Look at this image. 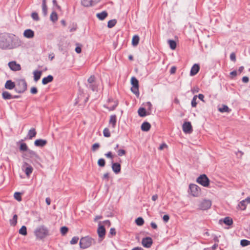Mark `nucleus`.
Here are the masks:
<instances>
[{
  "label": "nucleus",
  "mask_w": 250,
  "mask_h": 250,
  "mask_svg": "<svg viewBox=\"0 0 250 250\" xmlns=\"http://www.w3.org/2000/svg\"><path fill=\"white\" fill-rule=\"evenodd\" d=\"M78 240H79V237H77V236H74L72 238L71 240L70 241V244L71 245L75 244L77 243Z\"/></svg>",
  "instance_id": "nucleus-52"
},
{
  "label": "nucleus",
  "mask_w": 250,
  "mask_h": 250,
  "mask_svg": "<svg viewBox=\"0 0 250 250\" xmlns=\"http://www.w3.org/2000/svg\"><path fill=\"white\" fill-rule=\"evenodd\" d=\"M42 10L43 15L44 16H46L47 13V7L46 4V0H42Z\"/></svg>",
  "instance_id": "nucleus-32"
},
{
  "label": "nucleus",
  "mask_w": 250,
  "mask_h": 250,
  "mask_svg": "<svg viewBox=\"0 0 250 250\" xmlns=\"http://www.w3.org/2000/svg\"><path fill=\"white\" fill-rule=\"evenodd\" d=\"M200 70V66L198 64H194L192 67H191V69L190 70V75L191 76L195 75Z\"/></svg>",
  "instance_id": "nucleus-15"
},
{
  "label": "nucleus",
  "mask_w": 250,
  "mask_h": 250,
  "mask_svg": "<svg viewBox=\"0 0 250 250\" xmlns=\"http://www.w3.org/2000/svg\"><path fill=\"white\" fill-rule=\"evenodd\" d=\"M52 2L54 6H56L57 9L61 10V6L57 4L56 0H53Z\"/></svg>",
  "instance_id": "nucleus-57"
},
{
  "label": "nucleus",
  "mask_w": 250,
  "mask_h": 250,
  "mask_svg": "<svg viewBox=\"0 0 250 250\" xmlns=\"http://www.w3.org/2000/svg\"><path fill=\"white\" fill-rule=\"evenodd\" d=\"M28 154L31 158H38L39 156L38 154L33 150L28 149L27 151Z\"/></svg>",
  "instance_id": "nucleus-33"
},
{
  "label": "nucleus",
  "mask_w": 250,
  "mask_h": 250,
  "mask_svg": "<svg viewBox=\"0 0 250 250\" xmlns=\"http://www.w3.org/2000/svg\"><path fill=\"white\" fill-rule=\"evenodd\" d=\"M105 156L107 158H110V159H111L112 160H113V156L112 155V153H111V151H109L107 153H105Z\"/></svg>",
  "instance_id": "nucleus-56"
},
{
  "label": "nucleus",
  "mask_w": 250,
  "mask_h": 250,
  "mask_svg": "<svg viewBox=\"0 0 250 250\" xmlns=\"http://www.w3.org/2000/svg\"><path fill=\"white\" fill-rule=\"evenodd\" d=\"M47 141L45 140L38 139L34 142V145L37 146L42 147L46 145Z\"/></svg>",
  "instance_id": "nucleus-20"
},
{
  "label": "nucleus",
  "mask_w": 250,
  "mask_h": 250,
  "mask_svg": "<svg viewBox=\"0 0 250 250\" xmlns=\"http://www.w3.org/2000/svg\"><path fill=\"white\" fill-rule=\"evenodd\" d=\"M138 113L141 117H144L146 116L147 115L150 114L149 112L147 113L146 109L144 107H140L138 110Z\"/></svg>",
  "instance_id": "nucleus-21"
},
{
  "label": "nucleus",
  "mask_w": 250,
  "mask_h": 250,
  "mask_svg": "<svg viewBox=\"0 0 250 250\" xmlns=\"http://www.w3.org/2000/svg\"><path fill=\"white\" fill-rule=\"evenodd\" d=\"M17 219H18L17 215L15 214L13 216V218L10 220L11 225H12L14 226H15L17 223Z\"/></svg>",
  "instance_id": "nucleus-42"
},
{
  "label": "nucleus",
  "mask_w": 250,
  "mask_h": 250,
  "mask_svg": "<svg viewBox=\"0 0 250 250\" xmlns=\"http://www.w3.org/2000/svg\"><path fill=\"white\" fill-rule=\"evenodd\" d=\"M42 72L41 71H35L33 72L34 81L37 82L41 78Z\"/></svg>",
  "instance_id": "nucleus-27"
},
{
  "label": "nucleus",
  "mask_w": 250,
  "mask_h": 250,
  "mask_svg": "<svg viewBox=\"0 0 250 250\" xmlns=\"http://www.w3.org/2000/svg\"><path fill=\"white\" fill-rule=\"evenodd\" d=\"M109 178V176L108 173H106L104 174L103 177V180L105 179V180H106V181H108Z\"/></svg>",
  "instance_id": "nucleus-59"
},
{
  "label": "nucleus",
  "mask_w": 250,
  "mask_h": 250,
  "mask_svg": "<svg viewBox=\"0 0 250 250\" xmlns=\"http://www.w3.org/2000/svg\"><path fill=\"white\" fill-rule=\"evenodd\" d=\"M108 13L106 11H104L96 14L97 17L101 21L104 20L107 16Z\"/></svg>",
  "instance_id": "nucleus-22"
},
{
  "label": "nucleus",
  "mask_w": 250,
  "mask_h": 250,
  "mask_svg": "<svg viewBox=\"0 0 250 250\" xmlns=\"http://www.w3.org/2000/svg\"><path fill=\"white\" fill-rule=\"evenodd\" d=\"M197 98V95H195L193 97V98H192L191 104L192 107H195L197 105V103L196 102Z\"/></svg>",
  "instance_id": "nucleus-47"
},
{
  "label": "nucleus",
  "mask_w": 250,
  "mask_h": 250,
  "mask_svg": "<svg viewBox=\"0 0 250 250\" xmlns=\"http://www.w3.org/2000/svg\"><path fill=\"white\" fill-rule=\"evenodd\" d=\"M37 134V132L36 131L35 128H31L28 132V134L27 135L26 137L25 138V139H32L33 137H35Z\"/></svg>",
  "instance_id": "nucleus-16"
},
{
  "label": "nucleus",
  "mask_w": 250,
  "mask_h": 250,
  "mask_svg": "<svg viewBox=\"0 0 250 250\" xmlns=\"http://www.w3.org/2000/svg\"><path fill=\"white\" fill-rule=\"evenodd\" d=\"M68 229L66 227H62L61 228V232L62 235H64L68 232Z\"/></svg>",
  "instance_id": "nucleus-48"
},
{
  "label": "nucleus",
  "mask_w": 250,
  "mask_h": 250,
  "mask_svg": "<svg viewBox=\"0 0 250 250\" xmlns=\"http://www.w3.org/2000/svg\"><path fill=\"white\" fill-rule=\"evenodd\" d=\"M112 170L116 173L118 174L120 172L121 166L118 163H113L112 162Z\"/></svg>",
  "instance_id": "nucleus-13"
},
{
  "label": "nucleus",
  "mask_w": 250,
  "mask_h": 250,
  "mask_svg": "<svg viewBox=\"0 0 250 250\" xmlns=\"http://www.w3.org/2000/svg\"><path fill=\"white\" fill-rule=\"evenodd\" d=\"M164 222H167L169 219V216L168 215H165L163 217Z\"/></svg>",
  "instance_id": "nucleus-61"
},
{
  "label": "nucleus",
  "mask_w": 250,
  "mask_h": 250,
  "mask_svg": "<svg viewBox=\"0 0 250 250\" xmlns=\"http://www.w3.org/2000/svg\"><path fill=\"white\" fill-rule=\"evenodd\" d=\"M131 83L132 86H139V81L134 77H133L131 79Z\"/></svg>",
  "instance_id": "nucleus-41"
},
{
  "label": "nucleus",
  "mask_w": 250,
  "mask_h": 250,
  "mask_svg": "<svg viewBox=\"0 0 250 250\" xmlns=\"http://www.w3.org/2000/svg\"><path fill=\"white\" fill-rule=\"evenodd\" d=\"M211 206V202L210 200H205L200 204L199 208L202 210H207L210 208Z\"/></svg>",
  "instance_id": "nucleus-10"
},
{
  "label": "nucleus",
  "mask_w": 250,
  "mask_h": 250,
  "mask_svg": "<svg viewBox=\"0 0 250 250\" xmlns=\"http://www.w3.org/2000/svg\"><path fill=\"white\" fill-rule=\"evenodd\" d=\"M31 17L32 19L36 21H38L40 19L38 13L35 12L32 13Z\"/></svg>",
  "instance_id": "nucleus-49"
},
{
  "label": "nucleus",
  "mask_w": 250,
  "mask_h": 250,
  "mask_svg": "<svg viewBox=\"0 0 250 250\" xmlns=\"http://www.w3.org/2000/svg\"><path fill=\"white\" fill-rule=\"evenodd\" d=\"M131 90L137 97L139 96V86H132Z\"/></svg>",
  "instance_id": "nucleus-39"
},
{
  "label": "nucleus",
  "mask_w": 250,
  "mask_h": 250,
  "mask_svg": "<svg viewBox=\"0 0 250 250\" xmlns=\"http://www.w3.org/2000/svg\"><path fill=\"white\" fill-rule=\"evenodd\" d=\"M230 60L235 62L236 61V56L234 53H231L230 55Z\"/></svg>",
  "instance_id": "nucleus-55"
},
{
  "label": "nucleus",
  "mask_w": 250,
  "mask_h": 250,
  "mask_svg": "<svg viewBox=\"0 0 250 250\" xmlns=\"http://www.w3.org/2000/svg\"><path fill=\"white\" fill-rule=\"evenodd\" d=\"M247 207L246 201V200H243L239 202L237 207V209H240L241 210H244L246 209Z\"/></svg>",
  "instance_id": "nucleus-23"
},
{
  "label": "nucleus",
  "mask_w": 250,
  "mask_h": 250,
  "mask_svg": "<svg viewBox=\"0 0 250 250\" xmlns=\"http://www.w3.org/2000/svg\"><path fill=\"white\" fill-rule=\"evenodd\" d=\"M104 136L105 137H109L110 136V132L108 128H105L103 131Z\"/></svg>",
  "instance_id": "nucleus-46"
},
{
  "label": "nucleus",
  "mask_w": 250,
  "mask_h": 250,
  "mask_svg": "<svg viewBox=\"0 0 250 250\" xmlns=\"http://www.w3.org/2000/svg\"><path fill=\"white\" fill-rule=\"evenodd\" d=\"M153 243L152 239L150 237H146L143 238L142 240V245L147 248H150Z\"/></svg>",
  "instance_id": "nucleus-9"
},
{
  "label": "nucleus",
  "mask_w": 250,
  "mask_h": 250,
  "mask_svg": "<svg viewBox=\"0 0 250 250\" xmlns=\"http://www.w3.org/2000/svg\"><path fill=\"white\" fill-rule=\"evenodd\" d=\"M110 234H111L112 236L115 235L116 233V230L114 228H111L110 229Z\"/></svg>",
  "instance_id": "nucleus-60"
},
{
  "label": "nucleus",
  "mask_w": 250,
  "mask_h": 250,
  "mask_svg": "<svg viewBox=\"0 0 250 250\" xmlns=\"http://www.w3.org/2000/svg\"><path fill=\"white\" fill-rule=\"evenodd\" d=\"M242 82L244 83H247L249 82V78L247 76H244L243 77Z\"/></svg>",
  "instance_id": "nucleus-63"
},
{
  "label": "nucleus",
  "mask_w": 250,
  "mask_h": 250,
  "mask_svg": "<svg viewBox=\"0 0 250 250\" xmlns=\"http://www.w3.org/2000/svg\"><path fill=\"white\" fill-rule=\"evenodd\" d=\"M19 148L21 151H27L28 149L27 145L24 143L21 144Z\"/></svg>",
  "instance_id": "nucleus-40"
},
{
  "label": "nucleus",
  "mask_w": 250,
  "mask_h": 250,
  "mask_svg": "<svg viewBox=\"0 0 250 250\" xmlns=\"http://www.w3.org/2000/svg\"><path fill=\"white\" fill-rule=\"evenodd\" d=\"M145 105L147 107L148 113L149 112V111H151L152 107V105L150 102H146L145 104Z\"/></svg>",
  "instance_id": "nucleus-51"
},
{
  "label": "nucleus",
  "mask_w": 250,
  "mask_h": 250,
  "mask_svg": "<svg viewBox=\"0 0 250 250\" xmlns=\"http://www.w3.org/2000/svg\"><path fill=\"white\" fill-rule=\"evenodd\" d=\"M139 37L138 35H135L133 37L132 39V44L134 46H137L139 42Z\"/></svg>",
  "instance_id": "nucleus-29"
},
{
  "label": "nucleus",
  "mask_w": 250,
  "mask_h": 250,
  "mask_svg": "<svg viewBox=\"0 0 250 250\" xmlns=\"http://www.w3.org/2000/svg\"><path fill=\"white\" fill-rule=\"evenodd\" d=\"M34 234L38 239L41 240L49 235V231L46 227L42 225L36 229Z\"/></svg>",
  "instance_id": "nucleus-1"
},
{
  "label": "nucleus",
  "mask_w": 250,
  "mask_h": 250,
  "mask_svg": "<svg viewBox=\"0 0 250 250\" xmlns=\"http://www.w3.org/2000/svg\"><path fill=\"white\" fill-rule=\"evenodd\" d=\"M81 3L85 7L91 6L94 5L92 1H91V0H82Z\"/></svg>",
  "instance_id": "nucleus-28"
},
{
  "label": "nucleus",
  "mask_w": 250,
  "mask_h": 250,
  "mask_svg": "<svg viewBox=\"0 0 250 250\" xmlns=\"http://www.w3.org/2000/svg\"><path fill=\"white\" fill-rule=\"evenodd\" d=\"M151 127V125L148 122H144L141 125V129L144 131H148Z\"/></svg>",
  "instance_id": "nucleus-24"
},
{
  "label": "nucleus",
  "mask_w": 250,
  "mask_h": 250,
  "mask_svg": "<svg viewBox=\"0 0 250 250\" xmlns=\"http://www.w3.org/2000/svg\"><path fill=\"white\" fill-rule=\"evenodd\" d=\"M27 89V83L24 79L17 81L15 86V91L19 93H23Z\"/></svg>",
  "instance_id": "nucleus-5"
},
{
  "label": "nucleus",
  "mask_w": 250,
  "mask_h": 250,
  "mask_svg": "<svg viewBox=\"0 0 250 250\" xmlns=\"http://www.w3.org/2000/svg\"><path fill=\"white\" fill-rule=\"evenodd\" d=\"M26 167L24 172L26 175L29 176L33 172V167L26 162H25L23 164V167Z\"/></svg>",
  "instance_id": "nucleus-14"
},
{
  "label": "nucleus",
  "mask_w": 250,
  "mask_h": 250,
  "mask_svg": "<svg viewBox=\"0 0 250 250\" xmlns=\"http://www.w3.org/2000/svg\"><path fill=\"white\" fill-rule=\"evenodd\" d=\"M135 222L138 226H141L144 224V220L143 218L140 217L136 219Z\"/></svg>",
  "instance_id": "nucleus-43"
},
{
  "label": "nucleus",
  "mask_w": 250,
  "mask_h": 250,
  "mask_svg": "<svg viewBox=\"0 0 250 250\" xmlns=\"http://www.w3.org/2000/svg\"><path fill=\"white\" fill-rule=\"evenodd\" d=\"M97 232L99 237H104L105 234L104 227L103 226H99L97 229Z\"/></svg>",
  "instance_id": "nucleus-19"
},
{
  "label": "nucleus",
  "mask_w": 250,
  "mask_h": 250,
  "mask_svg": "<svg viewBox=\"0 0 250 250\" xmlns=\"http://www.w3.org/2000/svg\"><path fill=\"white\" fill-rule=\"evenodd\" d=\"M197 183L205 187H208L209 185V180L206 174L201 175L196 180Z\"/></svg>",
  "instance_id": "nucleus-7"
},
{
  "label": "nucleus",
  "mask_w": 250,
  "mask_h": 250,
  "mask_svg": "<svg viewBox=\"0 0 250 250\" xmlns=\"http://www.w3.org/2000/svg\"><path fill=\"white\" fill-rule=\"evenodd\" d=\"M19 232L20 234L23 236L27 235V228L25 226H22L21 228L19 229Z\"/></svg>",
  "instance_id": "nucleus-36"
},
{
  "label": "nucleus",
  "mask_w": 250,
  "mask_h": 250,
  "mask_svg": "<svg viewBox=\"0 0 250 250\" xmlns=\"http://www.w3.org/2000/svg\"><path fill=\"white\" fill-rule=\"evenodd\" d=\"M117 122V117L116 115H112L110 117L109 124L112 125L113 128H115Z\"/></svg>",
  "instance_id": "nucleus-26"
},
{
  "label": "nucleus",
  "mask_w": 250,
  "mask_h": 250,
  "mask_svg": "<svg viewBox=\"0 0 250 250\" xmlns=\"http://www.w3.org/2000/svg\"><path fill=\"white\" fill-rule=\"evenodd\" d=\"M189 189V192L193 196H198L200 193V188L195 184H190Z\"/></svg>",
  "instance_id": "nucleus-8"
},
{
  "label": "nucleus",
  "mask_w": 250,
  "mask_h": 250,
  "mask_svg": "<svg viewBox=\"0 0 250 250\" xmlns=\"http://www.w3.org/2000/svg\"><path fill=\"white\" fill-rule=\"evenodd\" d=\"M183 130L185 133H189L192 131L191 124L189 122H185L182 126Z\"/></svg>",
  "instance_id": "nucleus-11"
},
{
  "label": "nucleus",
  "mask_w": 250,
  "mask_h": 250,
  "mask_svg": "<svg viewBox=\"0 0 250 250\" xmlns=\"http://www.w3.org/2000/svg\"><path fill=\"white\" fill-rule=\"evenodd\" d=\"M223 222L224 224L228 226H230L233 223V220L232 218L229 217H226L223 220Z\"/></svg>",
  "instance_id": "nucleus-31"
},
{
  "label": "nucleus",
  "mask_w": 250,
  "mask_h": 250,
  "mask_svg": "<svg viewBox=\"0 0 250 250\" xmlns=\"http://www.w3.org/2000/svg\"><path fill=\"white\" fill-rule=\"evenodd\" d=\"M10 68L13 71H19L21 69V65L15 62H11L8 63Z\"/></svg>",
  "instance_id": "nucleus-12"
},
{
  "label": "nucleus",
  "mask_w": 250,
  "mask_h": 250,
  "mask_svg": "<svg viewBox=\"0 0 250 250\" xmlns=\"http://www.w3.org/2000/svg\"><path fill=\"white\" fill-rule=\"evenodd\" d=\"M100 147V145L98 143H95L93 145L92 149L93 151H95Z\"/></svg>",
  "instance_id": "nucleus-54"
},
{
  "label": "nucleus",
  "mask_w": 250,
  "mask_h": 250,
  "mask_svg": "<svg viewBox=\"0 0 250 250\" xmlns=\"http://www.w3.org/2000/svg\"><path fill=\"white\" fill-rule=\"evenodd\" d=\"M117 23V20L115 19L111 20L108 21L107 27L109 28L113 27Z\"/></svg>",
  "instance_id": "nucleus-37"
},
{
  "label": "nucleus",
  "mask_w": 250,
  "mask_h": 250,
  "mask_svg": "<svg viewBox=\"0 0 250 250\" xmlns=\"http://www.w3.org/2000/svg\"><path fill=\"white\" fill-rule=\"evenodd\" d=\"M30 92L33 94H35L38 92L37 88L36 87H32L31 88Z\"/></svg>",
  "instance_id": "nucleus-58"
},
{
  "label": "nucleus",
  "mask_w": 250,
  "mask_h": 250,
  "mask_svg": "<svg viewBox=\"0 0 250 250\" xmlns=\"http://www.w3.org/2000/svg\"><path fill=\"white\" fill-rule=\"evenodd\" d=\"M53 80V77L52 75H48V76L44 77L42 80V83L44 85L47 84L51 82Z\"/></svg>",
  "instance_id": "nucleus-25"
},
{
  "label": "nucleus",
  "mask_w": 250,
  "mask_h": 250,
  "mask_svg": "<svg viewBox=\"0 0 250 250\" xmlns=\"http://www.w3.org/2000/svg\"><path fill=\"white\" fill-rule=\"evenodd\" d=\"M14 198L18 201H21V197L20 192H15L14 194Z\"/></svg>",
  "instance_id": "nucleus-50"
},
{
  "label": "nucleus",
  "mask_w": 250,
  "mask_h": 250,
  "mask_svg": "<svg viewBox=\"0 0 250 250\" xmlns=\"http://www.w3.org/2000/svg\"><path fill=\"white\" fill-rule=\"evenodd\" d=\"M168 43L169 45L170 48L172 50H174L176 47V43L175 41L171 40H169L168 41Z\"/></svg>",
  "instance_id": "nucleus-38"
},
{
  "label": "nucleus",
  "mask_w": 250,
  "mask_h": 250,
  "mask_svg": "<svg viewBox=\"0 0 250 250\" xmlns=\"http://www.w3.org/2000/svg\"><path fill=\"white\" fill-rule=\"evenodd\" d=\"M16 84L14 82H13L11 80H8L6 81L5 84V88L7 89L11 90L13 88H15Z\"/></svg>",
  "instance_id": "nucleus-18"
},
{
  "label": "nucleus",
  "mask_w": 250,
  "mask_h": 250,
  "mask_svg": "<svg viewBox=\"0 0 250 250\" xmlns=\"http://www.w3.org/2000/svg\"><path fill=\"white\" fill-rule=\"evenodd\" d=\"M117 153L119 156H122L125 154L126 151L124 149H119L117 151Z\"/></svg>",
  "instance_id": "nucleus-53"
},
{
  "label": "nucleus",
  "mask_w": 250,
  "mask_h": 250,
  "mask_svg": "<svg viewBox=\"0 0 250 250\" xmlns=\"http://www.w3.org/2000/svg\"><path fill=\"white\" fill-rule=\"evenodd\" d=\"M86 87L93 91L98 90V84L96 81V78L94 75H91L87 80L85 83Z\"/></svg>",
  "instance_id": "nucleus-4"
},
{
  "label": "nucleus",
  "mask_w": 250,
  "mask_h": 250,
  "mask_svg": "<svg viewBox=\"0 0 250 250\" xmlns=\"http://www.w3.org/2000/svg\"><path fill=\"white\" fill-rule=\"evenodd\" d=\"M50 20L53 22H56L58 20V15L55 11H53L50 16Z\"/></svg>",
  "instance_id": "nucleus-34"
},
{
  "label": "nucleus",
  "mask_w": 250,
  "mask_h": 250,
  "mask_svg": "<svg viewBox=\"0 0 250 250\" xmlns=\"http://www.w3.org/2000/svg\"><path fill=\"white\" fill-rule=\"evenodd\" d=\"M10 49L17 48L22 44V42L18 37L15 35H10Z\"/></svg>",
  "instance_id": "nucleus-6"
},
{
  "label": "nucleus",
  "mask_w": 250,
  "mask_h": 250,
  "mask_svg": "<svg viewBox=\"0 0 250 250\" xmlns=\"http://www.w3.org/2000/svg\"><path fill=\"white\" fill-rule=\"evenodd\" d=\"M10 35L6 33L0 34V48L2 49H10Z\"/></svg>",
  "instance_id": "nucleus-2"
},
{
  "label": "nucleus",
  "mask_w": 250,
  "mask_h": 250,
  "mask_svg": "<svg viewBox=\"0 0 250 250\" xmlns=\"http://www.w3.org/2000/svg\"><path fill=\"white\" fill-rule=\"evenodd\" d=\"M93 243H95L94 239L87 236L81 238L79 244L81 248L85 249L90 247Z\"/></svg>",
  "instance_id": "nucleus-3"
},
{
  "label": "nucleus",
  "mask_w": 250,
  "mask_h": 250,
  "mask_svg": "<svg viewBox=\"0 0 250 250\" xmlns=\"http://www.w3.org/2000/svg\"><path fill=\"white\" fill-rule=\"evenodd\" d=\"M240 244L243 247H246L250 245V241L246 239L242 240L240 242Z\"/></svg>",
  "instance_id": "nucleus-44"
},
{
  "label": "nucleus",
  "mask_w": 250,
  "mask_h": 250,
  "mask_svg": "<svg viewBox=\"0 0 250 250\" xmlns=\"http://www.w3.org/2000/svg\"><path fill=\"white\" fill-rule=\"evenodd\" d=\"M23 36L26 38L31 39L34 36V32L31 29H26L23 32Z\"/></svg>",
  "instance_id": "nucleus-17"
},
{
  "label": "nucleus",
  "mask_w": 250,
  "mask_h": 250,
  "mask_svg": "<svg viewBox=\"0 0 250 250\" xmlns=\"http://www.w3.org/2000/svg\"><path fill=\"white\" fill-rule=\"evenodd\" d=\"M98 165L99 166L101 167H104L105 166V162L104 159L103 158H100L98 161Z\"/></svg>",
  "instance_id": "nucleus-45"
},
{
  "label": "nucleus",
  "mask_w": 250,
  "mask_h": 250,
  "mask_svg": "<svg viewBox=\"0 0 250 250\" xmlns=\"http://www.w3.org/2000/svg\"><path fill=\"white\" fill-rule=\"evenodd\" d=\"M218 110L220 112L222 113L229 112L230 111V109L226 105H223L222 107L219 108Z\"/></svg>",
  "instance_id": "nucleus-35"
},
{
  "label": "nucleus",
  "mask_w": 250,
  "mask_h": 250,
  "mask_svg": "<svg viewBox=\"0 0 250 250\" xmlns=\"http://www.w3.org/2000/svg\"><path fill=\"white\" fill-rule=\"evenodd\" d=\"M2 98L5 100L13 99V96L8 91H3L2 93Z\"/></svg>",
  "instance_id": "nucleus-30"
},
{
  "label": "nucleus",
  "mask_w": 250,
  "mask_h": 250,
  "mask_svg": "<svg viewBox=\"0 0 250 250\" xmlns=\"http://www.w3.org/2000/svg\"><path fill=\"white\" fill-rule=\"evenodd\" d=\"M176 67L175 66H172L170 68V73L171 74H174L176 72Z\"/></svg>",
  "instance_id": "nucleus-64"
},
{
  "label": "nucleus",
  "mask_w": 250,
  "mask_h": 250,
  "mask_svg": "<svg viewBox=\"0 0 250 250\" xmlns=\"http://www.w3.org/2000/svg\"><path fill=\"white\" fill-rule=\"evenodd\" d=\"M103 223L104 225L107 226L108 227H110L111 225V223H110V221L108 220H105V221H103Z\"/></svg>",
  "instance_id": "nucleus-62"
}]
</instances>
